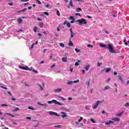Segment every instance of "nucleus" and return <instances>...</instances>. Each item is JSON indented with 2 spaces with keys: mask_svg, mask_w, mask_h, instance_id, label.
I'll return each instance as SVG.
<instances>
[{
  "mask_svg": "<svg viewBox=\"0 0 129 129\" xmlns=\"http://www.w3.org/2000/svg\"><path fill=\"white\" fill-rule=\"evenodd\" d=\"M100 46H101L102 48H107V49H108L110 53H112L113 54L115 53L113 50V48H112V45H111V44H108V47H106V45L105 44H100Z\"/></svg>",
  "mask_w": 129,
  "mask_h": 129,
  "instance_id": "f257e3e1",
  "label": "nucleus"
},
{
  "mask_svg": "<svg viewBox=\"0 0 129 129\" xmlns=\"http://www.w3.org/2000/svg\"><path fill=\"white\" fill-rule=\"evenodd\" d=\"M47 103H48L49 104H51V103H54V104H57L58 105H60V106H63L64 105H65V104L63 103H60L58 101H57V100H52V101H48L47 102Z\"/></svg>",
  "mask_w": 129,
  "mask_h": 129,
  "instance_id": "f03ea898",
  "label": "nucleus"
},
{
  "mask_svg": "<svg viewBox=\"0 0 129 129\" xmlns=\"http://www.w3.org/2000/svg\"><path fill=\"white\" fill-rule=\"evenodd\" d=\"M104 101L102 100V101H97L96 102V103L95 105L93 104L92 105V107L94 109H96L97 108V107H98V105H99V104H100V103H102L103 102H104Z\"/></svg>",
  "mask_w": 129,
  "mask_h": 129,
  "instance_id": "7ed1b4c3",
  "label": "nucleus"
},
{
  "mask_svg": "<svg viewBox=\"0 0 129 129\" xmlns=\"http://www.w3.org/2000/svg\"><path fill=\"white\" fill-rule=\"evenodd\" d=\"M76 22H79L80 23L79 25H80V26H82L83 24L85 25L87 24V22L85 21V19H82L81 20L78 19Z\"/></svg>",
  "mask_w": 129,
  "mask_h": 129,
  "instance_id": "20e7f679",
  "label": "nucleus"
},
{
  "mask_svg": "<svg viewBox=\"0 0 129 129\" xmlns=\"http://www.w3.org/2000/svg\"><path fill=\"white\" fill-rule=\"evenodd\" d=\"M48 113H49L50 115H55V116H60L59 115L57 114L56 112H53V111H48Z\"/></svg>",
  "mask_w": 129,
  "mask_h": 129,
  "instance_id": "39448f33",
  "label": "nucleus"
},
{
  "mask_svg": "<svg viewBox=\"0 0 129 129\" xmlns=\"http://www.w3.org/2000/svg\"><path fill=\"white\" fill-rule=\"evenodd\" d=\"M111 120L112 121H114H114H120V119L119 118H118V117H114V118H112V119H111Z\"/></svg>",
  "mask_w": 129,
  "mask_h": 129,
  "instance_id": "423d86ee",
  "label": "nucleus"
},
{
  "mask_svg": "<svg viewBox=\"0 0 129 129\" xmlns=\"http://www.w3.org/2000/svg\"><path fill=\"white\" fill-rule=\"evenodd\" d=\"M60 113L61 114H63L61 115V117L62 118H64V117H67V116H68V115H67V113H65L64 112H61Z\"/></svg>",
  "mask_w": 129,
  "mask_h": 129,
  "instance_id": "0eeeda50",
  "label": "nucleus"
},
{
  "mask_svg": "<svg viewBox=\"0 0 129 129\" xmlns=\"http://www.w3.org/2000/svg\"><path fill=\"white\" fill-rule=\"evenodd\" d=\"M111 123H114V121L109 120L108 122H105V124H106V125H109V124H111Z\"/></svg>",
  "mask_w": 129,
  "mask_h": 129,
  "instance_id": "6e6552de",
  "label": "nucleus"
},
{
  "mask_svg": "<svg viewBox=\"0 0 129 129\" xmlns=\"http://www.w3.org/2000/svg\"><path fill=\"white\" fill-rule=\"evenodd\" d=\"M19 68L20 69H22V70H27V71H28V67L27 66H25V67L19 66Z\"/></svg>",
  "mask_w": 129,
  "mask_h": 129,
  "instance_id": "1a4fd4ad",
  "label": "nucleus"
},
{
  "mask_svg": "<svg viewBox=\"0 0 129 129\" xmlns=\"http://www.w3.org/2000/svg\"><path fill=\"white\" fill-rule=\"evenodd\" d=\"M54 92H61L62 91V88H57L54 90Z\"/></svg>",
  "mask_w": 129,
  "mask_h": 129,
  "instance_id": "9d476101",
  "label": "nucleus"
},
{
  "mask_svg": "<svg viewBox=\"0 0 129 129\" xmlns=\"http://www.w3.org/2000/svg\"><path fill=\"white\" fill-rule=\"evenodd\" d=\"M110 88H111L109 86H106L105 87H104V88L103 89V90L104 91H105L108 89H110Z\"/></svg>",
  "mask_w": 129,
  "mask_h": 129,
  "instance_id": "9b49d317",
  "label": "nucleus"
},
{
  "mask_svg": "<svg viewBox=\"0 0 129 129\" xmlns=\"http://www.w3.org/2000/svg\"><path fill=\"white\" fill-rule=\"evenodd\" d=\"M70 7H73V2L72 0L70 1V3L69 4V9L70 8Z\"/></svg>",
  "mask_w": 129,
  "mask_h": 129,
  "instance_id": "f8f14e48",
  "label": "nucleus"
},
{
  "mask_svg": "<svg viewBox=\"0 0 129 129\" xmlns=\"http://www.w3.org/2000/svg\"><path fill=\"white\" fill-rule=\"evenodd\" d=\"M37 86H38V87H39V90H40V91H43V90H44V88H43V87H42V86L40 84H38Z\"/></svg>",
  "mask_w": 129,
  "mask_h": 129,
  "instance_id": "ddd939ff",
  "label": "nucleus"
},
{
  "mask_svg": "<svg viewBox=\"0 0 129 129\" xmlns=\"http://www.w3.org/2000/svg\"><path fill=\"white\" fill-rule=\"evenodd\" d=\"M89 68H90V65L88 64L86 67H85V69L86 71H88L89 70Z\"/></svg>",
  "mask_w": 129,
  "mask_h": 129,
  "instance_id": "4468645a",
  "label": "nucleus"
},
{
  "mask_svg": "<svg viewBox=\"0 0 129 129\" xmlns=\"http://www.w3.org/2000/svg\"><path fill=\"white\" fill-rule=\"evenodd\" d=\"M123 112H124V111H122L119 113L118 114H116V116H121V115H122V114H123Z\"/></svg>",
  "mask_w": 129,
  "mask_h": 129,
  "instance_id": "2eb2a0df",
  "label": "nucleus"
},
{
  "mask_svg": "<svg viewBox=\"0 0 129 129\" xmlns=\"http://www.w3.org/2000/svg\"><path fill=\"white\" fill-rule=\"evenodd\" d=\"M73 84V81H69L67 83V84H68V85H71V84Z\"/></svg>",
  "mask_w": 129,
  "mask_h": 129,
  "instance_id": "dca6fc26",
  "label": "nucleus"
},
{
  "mask_svg": "<svg viewBox=\"0 0 129 129\" xmlns=\"http://www.w3.org/2000/svg\"><path fill=\"white\" fill-rule=\"evenodd\" d=\"M62 62H67V57H62Z\"/></svg>",
  "mask_w": 129,
  "mask_h": 129,
  "instance_id": "f3484780",
  "label": "nucleus"
},
{
  "mask_svg": "<svg viewBox=\"0 0 129 129\" xmlns=\"http://www.w3.org/2000/svg\"><path fill=\"white\" fill-rule=\"evenodd\" d=\"M74 35H75V33H74L73 32H71V38H74Z\"/></svg>",
  "mask_w": 129,
  "mask_h": 129,
  "instance_id": "a211bd4d",
  "label": "nucleus"
},
{
  "mask_svg": "<svg viewBox=\"0 0 129 129\" xmlns=\"http://www.w3.org/2000/svg\"><path fill=\"white\" fill-rule=\"evenodd\" d=\"M17 21L19 24H21L23 22V19H22L21 18L18 19Z\"/></svg>",
  "mask_w": 129,
  "mask_h": 129,
  "instance_id": "6ab92c4d",
  "label": "nucleus"
},
{
  "mask_svg": "<svg viewBox=\"0 0 129 129\" xmlns=\"http://www.w3.org/2000/svg\"><path fill=\"white\" fill-rule=\"evenodd\" d=\"M79 63H80V60H78V62H76L75 63V66H79Z\"/></svg>",
  "mask_w": 129,
  "mask_h": 129,
  "instance_id": "aec40b11",
  "label": "nucleus"
},
{
  "mask_svg": "<svg viewBox=\"0 0 129 129\" xmlns=\"http://www.w3.org/2000/svg\"><path fill=\"white\" fill-rule=\"evenodd\" d=\"M67 27L70 28V27H71V24L68 22V23H67Z\"/></svg>",
  "mask_w": 129,
  "mask_h": 129,
  "instance_id": "412c9836",
  "label": "nucleus"
},
{
  "mask_svg": "<svg viewBox=\"0 0 129 129\" xmlns=\"http://www.w3.org/2000/svg\"><path fill=\"white\" fill-rule=\"evenodd\" d=\"M76 11L77 13H79V12H82V10L80 8H78Z\"/></svg>",
  "mask_w": 129,
  "mask_h": 129,
  "instance_id": "4be33fe9",
  "label": "nucleus"
},
{
  "mask_svg": "<svg viewBox=\"0 0 129 129\" xmlns=\"http://www.w3.org/2000/svg\"><path fill=\"white\" fill-rule=\"evenodd\" d=\"M37 30H38V28L36 26H35L34 28H33V30H34V32L35 33H36L37 32Z\"/></svg>",
  "mask_w": 129,
  "mask_h": 129,
  "instance_id": "5701e85b",
  "label": "nucleus"
},
{
  "mask_svg": "<svg viewBox=\"0 0 129 129\" xmlns=\"http://www.w3.org/2000/svg\"><path fill=\"white\" fill-rule=\"evenodd\" d=\"M37 104H39V105H42L43 106H46L47 105L46 104H42L40 103V102H38Z\"/></svg>",
  "mask_w": 129,
  "mask_h": 129,
  "instance_id": "b1692460",
  "label": "nucleus"
},
{
  "mask_svg": "<svg viewBox=\"0 0 129 129\" xmlns=\"http://www.w3.org/2000/svg\"><path fill=\"white\" fill-rule=\"evenodd\" d=\"M39 25V27H40V28H43L44 23H43V22H40Z\"/></svg>",
  "mask_w": 129,
  "mask_h": 129,
  "instance_id": "393cba45",
  "label": "nucleus"
},
{
  "mask_svg": "<svg viewBox=\"0 0 129 129\" xmlns=\"http://www.w3.org/2000/svg\"><path fill=\"white\" fill-rule=\"evenodd\" d=\"M118 78L119 80H120V81H121V82H122L123 80H122V78H121V76H118Z\"/></svg>",
  "mask_w": 129,
  "mask_h": 129,
  "instance_id": "a878e982",
  "label": "nucleus"
},
{
  "mask_svg": "<svg viewBox=\"0 0 129 129\" xmlns=\"http://www.w3.org/2000/svg\"><path fill=\"white\" fill-rule=\"evenodd\" d=\"M110 70H111V68L106 69V71H105L106 73H108V72H109V71H110Z\"/></svg>",
  "mask_w": 129,
  "mask_h": 129,
  "instance_id": "bb28decb",
  "label": "nucleus"
},
{
  "mask_svg": "<svg viewBox=\"0 0 129 129\" xmlns=\"http://www.w3.org/2000/svg\"><path fill=\"white\" fill-rule=\"evenodd\" d=\"M69 46H73V42H72V41H71V40H70V42L69 43Z\"/></svg>",
  "mask_w": 129,
  "mask_h": 129,
  "instance_id": "cd10ccee",
  "label": "nucleus"
},
{
  "mask_svg": "<svg viewBox=\"0 0 129 129\" xmlns=\"http://www.w3.org/2000/svg\"><path fill=\"white\" fill-rule=\"evenodd\" d=\"M59 46H60V47H62V48H64V47H65V45H64V43H60Z\"/></svg>",
  "mask_w": 129,
  "mask_h": 129,
  "instance_id": "c85d7f7f",
  "label": "nucleus"
},
{
  "mask_svg": "<svg viewBox=\"0 0 129 129\" xmlns=\"http://www.w3.org/2000/svg\"><path fill=\"white\" fill-rule=\"evenodd\" d=\"M33 70H34V69L33 68V67H31L30 68L27 69V71H33Z\"/></svg>",
  "mask_w": 129,
  "mask_h": 129,
  "instance_id": "c756f323",
  "label": "nucleus"
},
{
  "mask_svg": "<svg viewBox=\"0 0 129 129\" xmlns=\"http://www.w3.org/2000/svg\"><path fill=\"white\" fill-rule=\"evenodd\" d=\"M90 120H91V121L92 122H93V123H95L96 122L95 121V120H94V119H93V118H91V119H90Z\"/></svg>",
  "mask_w": 129,
  "mask_h": 129,
  "instance_id": "7c9ffc66",
  "label": "nucleus"
},
{
  "mask_svg": "<svg viewBox=\"0 0 129 129\" xmlns=\"http://www.w3.org/2000/svg\"><path fill=\"white\" fill-rule=\"evenodd\" d=\"M75 51H76V52L77 53H79V52H80V49H77V48H75Z\"/></svg>",
  "mask_w": 129,
  "mask_h": 129,
  "instance_id": "2f4dec72",
  "label": "nucleus"
},
{
  "mask_svg": "<svg viewBox=\"0 0 129 129\" xmlns=\"http://www.w3.org/2000/svg\"><path fill=\"white\" fill-rule=\"evenodd\" d=\"M56 15H57L58 17H60V12H59V10H57V11H56Z\"/></svg>",
  "mask_w": 129,
  "mask_h": 129,
  "instance_id": "473e14b6",
  "label": "nucleus"
},
{
  "mask_svg": "<svg viewBox=\"0 0 129 129\" xmlns=\"http://www.w3.org/2000/svg\"><path fill=\"white\" fill-rule=\"evenodd\" d=\"M18 110H20V108L18 107H15V109L13 110V111H17Z\"/></svg>",
  "mask_w": 129,
  "mask_h": 129,
  "instance_id": "72a5a7b5",
  "label": "nucleus"
},
{
  "mask_svg": "<svg viewBox=\"0 0 129 129\" xmlns=\"http://www.w3.org/2000/svg\"><path fill=\"white\" fill-rule=\"evenodd\" d=\"M36 2H37V3L39 5H42V3L41 2V1H40L39 0H36Z\"/></svg>",
  "mask_w": 129,
  "mask_h": 129,
  "instance_id": "f704fd0d",
  "label": "nucleus"
},
{
  "mask_svg": "<svg viewBox=\"0 0 129 129\" xmlns=\"http://www.w3.org/2000/svg\"><path fill=\"white\" fill-rule=\"evenodd\" d=\"M58 97H59V98H60V99H61L62 100H66V99L62 96H59Z\"/></svg>",
  "mask_w": 129,
  "mask_h": 129,
  "instance_id": "c9c22d12",
  "label": "nucleus"
},
{
  "mask_svg": "<svg viewBox=\"0 0 129 129\" xmlns=\"http://www.w3.org/2000/svg\"><path fill=\"white\" fill-rule=\"evenodd\" d=\"M87 47H88L89 48H93V46L91 44H88Z\"/></svg>",
  "mask_w": 129,
  "mask_h": 129,
  "instance_id": "e433bc0d",
  "label": "nucleus"
},
{
  "mask_svg": "<svg viewBox=\"0 0 129 129\" xmlns=\"http://www.w3.org/2000/svg\"><path fill=\"white\" fill-rule=\"evenodd\" d=\"M83 119V117H81L78 120V122H80L81 120H82Z\"/></svg>",
  "mask_w": 129,
  "mask_h": 129,
  "instance_id": "4c0bfd02",
  "label": "nucleus"
},
{
  "mask_svg": "<svg viewBox=\"0 0 129 129\" xmlns=\"http://www.w3.org/2000/svg\"><path fill=\"white\" fill-rule=\"evenodd\" d=\"M32 71H33V72H34V73H36V74H38V71L35 70V69H33Z\"/></svg>",
  "mask_w": 129,
  "mask_h": 129,
  "instance_id": "58836bf2",
  "label": "nucleus"
},
{
  "mask_svg": "<svg viewBox=\"0 0 129 129\" xmlns=\"http://www.w3.org/2000/svg\"><path fill=\"white\" fill-rule=\"evenodd\" d=\"M79 82V80H77V81H73V83H77Z\"/></svg>",
  "mask_w": 129,
  "mask_h": 129,
  "instance_id": "ea45409f",
  "label": "nucleus"
},
{
  "mask_svg": "<svg viewBox=\"0 0 129 129\" xmlns=\"http://www.w3.org/2000/svg\"><path fill=\"white\" fill-rule=\"evenodd\" d=\"M124 106H129V103H126L124 105Z\"/></svg>",
  "mask_w": 129,
  "mask_h": 129,
  "instance_id": "a19ab883",
  "label": "nucleus"
},
{
  "mask_svg": "<svg viewBox=\"0 0 129 129\" xmlns=\"http://www.w3.org/2000/svg\"><path fill=\"white\" fill-rule=\"evenodd\" d=\"M28 109H31V110H35V109L33 108L32 107H28Z\"/></svg>",
  "mask_w": 129,
  "mask_h": 129,
  "instance_id": "79ce46f5",
  "label": "nucleus"
},
{
  "mask_svg": "<svg viewBox=\"0 0 129 129\" xmlns=\"http://www.w3.org/2000/svg\"><path fill=\"white\" fill-rule=\"evenodd\" d=\"M54 127H58V128H60L61 127V125H54Z\"/></svg>",
  "mask_w": 129,
  "mask_h": 129,
  "instance_id": "37998d69",
  "label": "nucleus"
},
{
  "mask_svg": "<svg viewBox=\"0 0 129 129\" xmlns=\"http://www.w3.org/2000/svg\"><path fill=\"white\" fill-rule=\"evenodd\" d=\"M44 15H46V16H49V13L48 12H44Z\"/></svg>",
  "mask_w": 129,
  "mask_h": 129,
  "instance_id": "c03bdc74",
  "label": "nucleus"
},
{
  "mask_svg": "<svg viewBox=\"0 0 129 129\" xmlns=\"http://www.w3.org/2000/svg\"><path fill=\"white\" fill-rule=\"evenodd\" d=\"M34 46H35V43H33L30 47L31 49H33L34 48Z\"/></svg>",
  "mask_w": 129,
  "mask_h": 129,
  "instance_id": "a18cd8bd",
  "label": "nucleus"
},
{
  "mask_svg": "<svg viewBox=\"0 0 129 129\" xmlns=\"http://www.w3.org/2000/svg\"><path fill=\"white\" fill-rule=\"evenodd\" d=\"M101 65V63H100V62H97V66H98L99 67H100Z\"/></svg>",
  "mask_w": 129,
  "mask_h": 129,
  "instance_id": "49530a36",
  "label": "nucleus"
},
{
  "mask_svg": "<svg viewBox=\"0 0 129 129\" xmlns=\"http://www.w3.org/2000/svg\"><path fill=\"white\" fill-rule=\"evenodd\" d=\"M1 88H3V89H8V88L4 86H1L0 87Z\"/></svg>",
  "mask_w": 129,
  "mask_h": 129,
  "instance_id": "de8ad7c7",
  "label": "nucleus"
},
{
  "mask_svg": "<svg viewBox=\"0 0 129 129\" xmlns=\"http://www.w3.org/2000/svg\"><path fill=\"white\" fill-rule=\"evenodd\" d=\"M75 16H79V17H81V15L79 13H76Z\"/></svg>",
  "mask_w": 129,
  "mask_h": 129,
  "instance_id": "09e8293b",
  "label": "nucleus"
},
{
  "mask_svg": "<svg viewBox=\"0 0 129 129\" xmlns=\"http://www.w3.org/2000/svg\"><path fill=\"white\" fill-rule=\"evenodd\" d=\"M26 11H27V8L24 9L23 10H22L21 11V12H26Z\"/></svg>",
  "mask_w": 129,
  "mask_h": 129,
  "instance_id": "8fccbe9b",
  "label": "nucleus"
},
{
  "mask_svg": "<svg viewBox=\"0 0 129 129\" xmlns=\"http://www.w3.org/2000/svg\"><path fill=\"white\" fill-rule=\"evenodd\" d=\"M2 106H8V105L6 104H3L1 105Z\"/></svg>",
  "mask_w": 129,
  "mask_h": 129,
  "instance_id": "3c124183",
  "label": "nucleus"
},
{
  "mask_svg": "<svg viewBox=\"0 0 129 129\" xmlns=\"http://www.w3.org/2000/svg\"><path fill=\"white\" fill-rule=\"evenodd\" d=\"M74 22H75V19L72 20V21H71V23L72 24H73V23H74Z\"/></svg>",
  "mask_w": 129,
  "mask_h": 129,
  "instance_id": "603ef678",
  "label": "nucleus"
},
{
  "mask_svg": "<svg viewBox=\"0 0 129 129\" xmlns=\"http://www.w3.org/2000/svg\"><path fill=\"white\" fill-rule=\"evenodd\" d=\"M68 22V21H66L63 23V25H67Z\"/></svg>",
  "mask_w": 129,
  "mask_h": 129,
  "instance_id": "864d4df0",
  "label": "nucleus"
},
{
  "mask_svg": "<svg viewBox=\"0 0 129 129\" xmlns=\"http://www.w3.org/2000/svg\"><path fill=\"white\" fill-rule=\"evenodd\" d=\"M70 20L75 19H74V17H73V16H71V17H70Z\"/></svg>",
  "mask_w": 129,
  "mask_h": 129,
  "instance_id": "5fc2aeb1",
  "label": "nucleus"
},
{
  "mask_svg": "<svg viewBox=\"0 0 129 129\" xmlns=\"http://www.w3.org/2000/svg\"><path fill=\"white\" fill-rule=\"evenodd\" d=\"M26 119H31L32 118H31V117H27L26 118Z\"/></svg>",
  "mask_w": 129,
  "mask_h": 129,
  "instance_id": "6e6d98bb",
  "label": "nucleus"
},
{
  "mask_svg": "<svg viewBox=\"0 0 129 129\" xmlns=\"http://www.w3.org/2000/svg\"><path fill=\"white\" fill-rule=\"evenodd\" d=\"M109 81H110V78H108V79L106 80V82H109Z\"/></svg>",
  "mask_w": 129,
  "mask_h": 129,
  "instance_id": "4d7b16f0",
  "label": "nucleus"
},
{
  "mask_svg": "<svg viewBox=\"0 0 129 129\" xmlns=\"http://www.w3.org/2000/svg\"><path fill=\"white\" fill-rule=\"evenodd\" d=\"M55 66H56V64L54 63L52 66H51V68H53V67H55Z\"/></svg>",
  "mask_w": 129,
  "mask_h": 129,
  "instance_id": "13d9d810",
  "label": "nucleus"
},
{
  "mask_svg": "<svg viewBox=\"0 0 129 129\" xmlns=\"http://www.w3.org/2000/svg\"><path fill=\"white\" fill-rule=\"evenodd\" d=\"M44 62L45 61H44V60H42V61H40V64H44Z\"/></svg>",
  "mask_w": 129,
  "mask_h": 129,
  "instance_id": "bf43d9fd",
  "label": "nucleus"
},
{
  "mask_svg": "<svg viewBox=\"0 0 129 129\" xmlns=\"http://www.w3.org/2000/svg\"><path fill=\"white\" fill-rule=\"evenodd\" d=\"M8 93L9 94V95H10V96H12V93H11L10 91H8Z\"/></svg>",
  "mask_w": 129,
  "mask_h": 129,
  "instance_id": "052dcab7",
  "label": "nucleus"
},
{
  "mask_svg": "<svg viewBox=\"0 0 129 129\" xmlns=\"http://www.w3.org/2000/svg\"><path fill=\"white\" fill-rule=\"evenodd\" d=\"M37 21H42V19H41V18H37Z\"/></svg>",
  "mask_w": 129,
  "mask_h": 129,
  "instance_id": "680f3d73",
  "label": "nucleus"
},
{
  "mask_svg": "<svg viewBox=\"0 0 129 129\" xmlns=\"http://www.w3.org/2000/svg\"><path fill=\"white\" fill-rule=\"evenodd\" d=\"M68 100H72V97H70L68 98Z\"/></svg>",
  "mask_w": 129,
  "mask_h": 129,
  "instance_id": "e2e57ef3",
  "label": "nucleus"
},
{
  "mask_svg": "<svg viewBox=\"0 0 129 129\" xmlns=\"http://www.w3.org/2000/svg\"><path fill=\"white\" fill-rule=\"evenodd\" d=\"M9 6H13V5H14V4H13V3H9Z\"/></svg>",
  "mask_w": 129,
  "mask_h": 129,
  "instance_id": "0e129e2a",
  "label": "nucleus"
},
{
  "mask_svg": "<svg viewBox=\"0 0 129 129\" xmlns=\"http://www.w3.org/2000/svg\"><path fill=\"white\" fill-rule=\"evenodd\" d=\"M28 10H32V7H28Z\"/></svg>",
  "mask_w": 129,
  "mask_h": 129,
  "instance_id": "69168bd1",
  "label": "nucleus"
},
{
  "mask_svg": "<svg viewBox=\"0 0 129 129\" xmlns=\"http://www.w3.org/2000/svg\"><path fill=\"white\" fill-rule=\"evenodd\" d=\"M88 86H89L90 85V81H89L88 82V84H87Z\"/></svg>",
  "mask_w": 129,
  "mask_h": 129,
  "instance_id": "338daca9",
  "label": "nucleus"
},
{
  "mask_svg": "<svg viewBox=\"0 0 129 129\" xmlns=\"http://www.w3.org/2000/svg\"><path fill=\"white\" fill-rule=\"evenodd\" d=\"M114 75H117V73L116 72H114Z\"/></svg>",
  "mask_w": 129,
  "mask_h": 129,
  "instance_id": "774afa93",
  "label": "nucleus"
}]
</instances>
